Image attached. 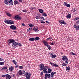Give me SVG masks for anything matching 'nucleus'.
<instances>
[{"instance_id":"29","label":"nucleus","mask_w":79,"mask_h":79,"mask_svg":"<svg viewBox=\"0 0 79 79\" xmlns=\"http://www.w3.org/2000/svg\"><path fill=\"white\" fill-rule=\"evenodd\" d=\"M13 63H14V64H16V60H14L13 61Z\"/></svg>"},{"instance_id":"17","label":"nucleus","mask_w":79,"mask_h":79,"mask_svg":"<svg viewBox=\"0 0 79 79\" xmlns=\"http://www.w3.org/2000/svg\"><path fill=\"white\" fill-rule=\"evenodd\" d=\"M29 40L31 42H32L35 40V38H31L29 39Z\"/></svg>"},{"instance_id":"21","label":"nucleus","mask_w":79,"mask_h":79,"mask_svg":"<svg viewBox=\"0 0 79 79\" xmlns=\"http://www.w3.org/2000/svg\"><path fill=\"white\" fill-rule=\"evenodd\" d=\"M47 69H48V73H50L52 72V69L50 68L48 69V68Z\"/></svg>"},{"instance_id":"14","label":"nucleus","mask_w":79,"mask_h":79,"mask_svg":"<svg viewBox=\"0 0 79 79\" xmlns=\"http://www.w3.org/2000/svg\"><path fill=\"white\" fill-rule=\"evenodd\" d=\"M6 79H11V76L8 74L6 75Z\"/></svg>"},{"instance_id":"24","label":"nucleus","mask_w":79,"mask_h":79,"mask_svg":"<svg viewBox=\"0 0 79 79\" xmlns=\"http://www.w3.org/2000/svg\"><path fill=\"white\" fill-rule=\"evenodd\" d=\"M70 69H71V68L69 66H68V67H66V71H69L70 70Z\"/></svg>"},{"instance_id":"30","label":"nucleus","mask_w":79,"mask_h":79,"mask_svg":"<svg viewBox=\"0 0 79 79\" xmlns=\"http://www.w3.org/2000/svg\"><path fill=\"white\" fill-rule=\"evenodd\" d=\"M53 66H55V67H58V65L56 64H55L54 63L53 64Z\"/></svg>"},{"instance_id":"51","label":"nucleus","mask_w":79,"mask_h":79,"mask_svg":"<svg viewBox=\"0 0 79 79\" xmlns=\"http://www.w3.org/2000/svg\"><path fill=\"white\" fill-rule=\"evenodd\" d=\"M43 72H42L40 73V75H41V76H43Z\"/></svg>"},{"instance_id":"44","label":"nucleus","mask_w":79,"mask_h":79,"mask_svg":"<svg viewBox=\"0 0 79 79\" xmlns=\"http://www.w3.org/2000/svg\"><path fill=\"white\" fill-rule=\"evenodd\" d=\"M50 39H51V40H52V38H51V37H50L49 38H48L47 39V40H50Z\"/></svg>"},{"instance_id":"8","label":"nucleus","mask_w":79,"mask_h":79,"mask_svg":"<svg viewBox=\"0 0 79 79\" xmlns=\"http://www.w3.org/2000/svg\"><path fill=\"white\" fill-rule=\"evenodd\" d=\"M59 23H60V24H65V25H66L67 24L66 23V22H64V21L62 20H60L59 21Z\"/></svg>"},{"instance_id":"37","label":"nucleus","mask_w":79,"mask_h":79,"mask_svg":"<svg viewBox=\"0 0 79 79\" xmlns=\"http://www.w3.org/2000/svg\"><path fill=\"white\" fill-rule=\"evenodd\" d=\"M43 16H47V15L45 13H44V14H43Z\"/></svg>"},{"instance_id":"10","label":"nucleus","mask_w":79,"mask_h":79,"mask_svg":"<svg viewBox=\"0 0 79 79\" xmlns=\"http://www.w3.org/2000/svg\"><path fill=\"white\" fill-rule=\"evenodd\" d=\"M13 5V1L12 0H10L9 2V5L10 6V5Z\"/></svg>"},{"instance_id":"12","label":"nucleus","mask_w":79,"mask_h":79,"mask_svg":"<svg viewBox=\"0 0 79 79\" xmlns=\"http://www.w3.org/2000/svg\"><path fill=\"white\" fill-rule=\"evenodd\" d=\"M43 42L45 46H46V47H48L49 45V44H48V43L47 42V41H43Z\"/></svg>"},{"instance_id":"33","label":"nucleus","mask_w":79,"mask_h":79,"mask_svg":"<svg viewBox=\"0 0 79 79\" xmlns=\"http://www.w3.org/2000/svg\"><path fill=\"white\" fill-rule=\"evenodd\" d=\"M66 6H67V7H70V6H71V5H70V4H67Z\"/></svg>"},{"instance_id":"25","label":"nucleus","mask_w":79,"mask_h":79,"mask_svg":"<svg viewBox=\"0 0 79 79\" xmlns=\"http://www.w3.org/2000/svg\"><path fill=\"white\" fill-rule=\"evenodd\" d=\"M15 23H14V21L10 20V24H14Z\"/></svg>"},{"instance_id":"47","label":"nucleus","mask_w":79,"mask_h":79,"mask_svg":"<svg viewBox=\"0 0 79 79\" xmlns=\"http://www.w3.org/2000/svg\"><path fill=\"white\" fill-rule=\"evenodd\" d=\"M30 30L29 29H28L27 30V32H30Z\"/></svg>"},{"instance_id":"43","label":"nucleus","mask_w":79,"mask_h":79,"mask_svg":"<svg viewBox=\"0 0 79 79\" xmlns=\"http://www.w3.org/2000/svg\"><path fill=\"white\" fill-rule=\"evenodd\" d=\"M71 54V55H76V54L74 53H73V52H72Z\"/></svg>"},{"instance_id":"23","label":"nucleus","mask_w":79,"mask_h":79,"mask_svg":"<svg viewBox=\"0 0 79 79\" xmlns=\"http://www.w3.org/2000/svg\"><path fill=\"white\" fill-rule=\"evenodd\" d=\"M39 12L40 13H44V10H43L42 9H39Z\"/></svg>"},{"instance_id":"57","label":"nucleus","mask_w":79,"mask_h":79,"mask_svg":"<svg viewBox=\"0 0 79 79\" xmlns=\"http://www.w3.org/2000/svg\"><path fill=\"white\" fill-rule=\"evenodd\" d=\"M75 19V20H77V18H75V19Z\"/></svg>"},{"instance_id":"64","label":"nucleus","mask_w":79,"mask_h":79,"mask_svg":"<svg viewBox=\"0 0 79 79\" xmlns=\"http://www.w3.org/2000/svg\"><path fill=\"white\" fill-rule=\"evenodd\" d=\"M13 32H15V33H16L17 32L16 31H13Z\"/></svg>"},{"instance_id":"41","label":"nucleus","mask_w":79,"mask_h":79,"mask_svg":"<svg viewBox=\"0 0 79 79\" xmlns=\"http://www.w3.org/2000/svg\"><path fill=\"white\" fill-rule=\"evenodd\" d=\"M56 56V55H52V58H55Z\"/></svg>"},{"instance_id":"39","label":"nucleus","mask_w":79,"mask_h":79,"mask_svg":"<svg viewBox=\"0 0 79 79\" xmlns=\"http://www.w3.org/2000/svg\"><path fill=\"white\" fill-rule=\"evenodd\" d=\"M62 66H67V64H65V63H63L62 64Z\"/></svg>"},{"instance_id":"28","label":"nucleus","mask_w":79,"mask_h":79,"mask_svg":"<svg viewBox=\"0 0 79 79\" xmlns=\"http://www.w3.org/2000/svg\"><path fill=\"white\" fill-rule=\"evenodd\" d=\"M6 15H7V16L10 17H11V14H10L9 13H6Z\"/></svg>"},{"instance_id":"55","label":"nucleus","mask_w":79,"mask_h":79,"mask_svg":"<svg viewBox=\"0 0 79 79\" xmlns=\"http://www.w3.org/2000/svg\"><path fill=\"white\" fill-rule=\"evenodd\" d=\"M51 45H54V43H53V42H52L51 44Z\"/></svg>"},{"instance_id":"40","label":"nucleus","mask_w":79,"mask_h":79,"mask_svg":"<svg viewBox=\"0 0 79 79\" xmlns=\"http://www.w3.org/2000/svg\"><path fill=\"white\" fill-rule=\"evenodd\" d=\"M41 23L42 24H45V22H44V21L41 20Z\"/></svg>"},{"instance_id":"1","label":"nucleus","mask_w":79,"mask_h":79,"mask_svg":"<svg viewBox=\"0 0 79 79\" xmlns=\"http://www.w3.org/2000/svg\"><path fill=\"white\" fill-rule=\"evenodd\" d=\"M48 67L46 66L44 67V64H40V71H42L43 70V73H45L46 74H47L48 73Z\"/></svg>"},{"instance_id":"22","label":"nucleus","mask_w":79,"mask_h":79,"mask_svg":"<svg viewBox=\"0 0 79 79\" xmlns=\"http://www.w3.org/2000/svg\"><path fill=\"white\" fill-rule=\"evenodd\" d=\"M53 76H54V75L53 74V72H52L51 73V79H52L53 77Z\"/></svg>"},{"instance_id":"52","label":"nucleus","mask_w":79,"mask_h":79,"mask_svg":"<svg viewBox=\"0 0 79 79\" xmlns=\"http://www.w3.org/2000/svg\"><path fill=\"white\" fill-rule=\"evenodd\" d=\"M74 10H73V12H75L76 11V10H77L75 8H74Z\"/></svg>"},{"instance_id":"42","label":"nucleus","mask_w":79,"mask_h":79,"mask_svg":"<svg viewBox=\"0 0 79 79\" xmlns=\"http://www.w3.org/2000/svg\"><path fill=\"white\" fill-rule=\"evenodd\" d=\"M67 4V3L66 2H65L64 4V6H66V5Z\"/></svg>"},{"instance_id":"50","label":"nucleus","mask_w":79,"mask_h":79,"mask_svg":"<svg viewBox=\"0 0 79 79\" xmlns=\"http://www.w3.org/2000/svg\"><path fill=\"white\" fill-rule=\"evenodd\" d=\"M6 75H2V77H6Z\"/></svg>"},{"instance_id":"34","label":"nucleus","mask_w":79,"mask_h":79,"mask_svg":"<svg viewBox=\"0 0 79 79\" xmlns=\"http://www.w3.org/2000/svg\"><path fill=\"white\" fill-rule=\"evenodd\" d=\"M4 62H0V65H3L4 64Z\"/></svg>"},{"instance_id":"45","label":"nucleus","mask_w":79,"mask_h":79,"mask_svg":"<svg viewBox=\"0 0 79 79\" xmlns=\"http://www.w3.org/2000/svg\"><path fill=\"white\" fill-rule=\"evenodd\" d=\"M77 30H79V25L77 26V28L76 29Z\"/></svg>"},{"instance_id":"5","label":"nucleus","mask_w":79,"mask_h":79,"mask_svg":"<svg viewBox=\"0 0 79 79\" xmlns=\"http://www.w3.org/2000/svg\"><path fill=\"white\" fill-rule=\"evenodd\" d=\"M14 18L15 19H18V20H21V19H22L21 17L19 15H17L15 16L14 17Z\"/></svg>"},{"instance_id":"27","label":"nucleus","mask_w":79,"mask_h":79,"mask_svg":"<svg viewBox=\"0 0 79 79\" xmlns=\"http://www.w3.org/2000/svg\"><path fill=\"white\" fill-rule=\"evenodd\" d=\"M35 41L38 40H40V38L38 37H36L35 38Z\"/></svg>"},{"instance_id":"60","label":"nucleus","mask_w":79,"mask_h":79,"mask_svg":"<svg viewBox=\"0 0 79 79\" xmlns=\"http://www.w3.org/2000/svg\"><path fill=\"white\" fill-rule=\"evenodd\" d=\"M46 23L48 24L49 23V22L47 21H46Z\"/></svg>"},{"instance_id":"59","label":"nucleus","mask_w":79,"mask_h":79,"mask_svg":"<svg viewBox=\"0 0 79 79\" xmlns=\"http://www.w3.org/2000/svg\"><path fill=\"white\" fill-rule=\"evenodd\" d=\"M77 24H79V20L77 21Z\"/></svg>"},{"instance_id":"6","label":"nucleus","mask_w":79,"mask_h":79,"mask_svg":"<svg viewBox=\"0 0 79 79\" xmlns=\"http://www.w3.org/2000/svg\"><path fill=\"white\" fill-rule=\"evenodd\" d=\"M10 29H12V30H14V31H15L16 29V26L14 25H11L10 26Z\"/></svg>"},{"instance_id":"46","label":"nucleus","mask_w":79,"mask_h":79,"mask_svg":"<svg viewBox=\"0 0 79 79\" xmlns=\"http://www.w3.org/2000/svg\"><path fill=\"white\" fill-rule=\"evenodd\" d=\"M23 66H21L19 67V69H22V68H23Z\"/></svg>"},{"instance_id":"4","label":"nucleus","mask_w":79,"mask_h":79,"mask_svg":"<svg viewBox=\"0 0 79 79\" xmlns=\"http://www.w3.org/2000/svg\"><path fill=\"white\" fill-rule=\"evenodd\" d=\"M31 74L30 73H29L28 72H26V74L24 75L25 77H26L27 79H29L31 78Z\"/></svg>"},{"instance_id":"13","label":"nucleus","mask_w":79,"mask_h":79,"mask_svg":"<svg viewBox=\"0 0 79 79\" xmlns=\"http://www.w3.org/2000/svg\"><path fill=\"white\" fill-rule=\"evenodd\" d=\"M4 22L5 23H6V24H10V20L8 21V20L5 19V20Z\"/></svg>"},{"instance_id":"32","label":"nucleus","mask_w":79,"mask_h":79,"mask_svg":"<svg viewBox=\"0 0 79 79\" xmlns=\"http://www.w3.org/2000/svg\"><path fill=\"white\" fill-rule=\"evenodd\" d=\"M7 68H7V67L6 66L5 67H3L2 69H7Z\"/></svg>"},{"instance_id":"58","label":"nucleus","mask_w":79,"mask_h":79,"mask_svg":"<svg viewBox=\"0 0 79 79\" xmlns=\"http://www.w3.org/2000/svg\"><path fill=\"white\" fill-rule=\"evenodd\" d=\"M19 1L20 2H22L23 0H19Z\"/></svg>"},{"instance_id":"18","label":"nucleus","mask_w":79,"mask_h":79,"mask_svg":"<svg viewBox=\"0 0 79 79\" xmlns=\"http://www.w3.org/2000/svg\"><path fill=\"white\" fill-rule=\"evenodd\" d=\"M13 69H14V68L12 66L10 67L9 69V71H13Z\"/></svg>"},{"instance_id":"35","label":"nucleus","mask_w":79,"mask_h":79,"mask_svg":"<svg viewBox=\"0 0 79 79\" xmlns=\"http://www.w3.org/2000/svg\"><path fill=\"white\" fill-rule=\"evenodd\" d=\"M22 11L24 12V13H26L27 12V10L25 9L22 10Z\"/></svg>"},{"instance_id":"48","label":"nucleus","mask_w":79,"mask_h":79,"mask_svg":"<svg viewBox=\"0 0 79 79\" xmlns=\"http://www.w3.org/2000/svg\"><path fill=\"white\" fill-rule=\"evenodd\" d=\"M40 19H43V20H45V19L44 18V17H40Z\"/></svg>"},{"instance_id":"38","label":"nucleus","mask_w":79,"mask_h":79,"mask_svg":"<svg viewBox=\"0 0 79 79\" xmlns=\"http://www.w3.org/2000/svg\"><path fill=\"white\" fill-rule=\"evenodd\" d=\"M22 72H23V74L24 75H25V74H26V72H25L23 70Z\"/></svg>"},{"instance_id":"9","label":"nucleus","mask_w":79,"mask_h":79,"mask_svg":"<svg viewBox=\"0 0 79 79\" xmlns=\"http://www.w3.org/2000/svg\"><path fill=\"white\" fill-rule=\"evenodd\" d=\"M33 31H35V32H38L39 31V27H36L33 28Z\"/></svg>"},{"instance_id":"31","label":"nucleus","mask_w":79,"mask_h":79,"mask_svg":"<svg viewBox=\"0 0 79 79\" xmlns=\"http://www.w3.org/2000/svg\"><path fill=\"white\" fill-rule=\"evenodd\" d=\"M28 25L31 27H32L34 26V25H32V24H28Z\"/></svg>"},{"instance_id":"54","label":"nucleus","mask_w":79,"mask_h":79,"mask_svg":"<svg viewBox=\"0 0 79 79\" xmlns=\"http://www.w3.org/2000/svg\"><path fill=\"white\" fill-rule=\"evenodd\" d=\"M22 25L23 26H25V24H24V23H22Z\"/></svg>"},{"instance_id":"49","label":"nucleus","mask_w":79,"mask_h":79,"mask_svg":"<svg viewBox=\"0 0 79 79\" xmlns=\"http://www.w3.org/2000/svg\"><path fill=\"white\" fill-rule=\"evenodd\" d=\"M74 28H76V29H77V26H76V25H74Z\"/></svg>"},{"instance_id":"19","label":"nucleus","mask_w":79,"mask_h":79,"mask_svg":"<svg viewBox=\"0 0 79 79\" xmlns=\"http://www.w3.org/2000/svg\"><path fill=\"white\" fill-rule=\"evenodd\" d=\"M71 17V14H68V15H67V16H66V18H70Z\"/></svg>"},{"instance_id":"16","label":"nucleus","mask_w":79,"mask_h":79,"mask_svg":"<svg viewBox=\"0 0 79 79\" xmlns=\"http://www.w3.org/2000/svg\"><path fill=\"white\" fill-rule=\"evenodd\" d=\"M9 0H6L5 1L4 3L6 5H9Z\"/></svg>"},{"instance_id":"15","label":"nucleus","mask_w":79,"mask_h":79,"mask_svg":"<svg viewBox=\"0 0 79 79\" xmlns=\"http://www.w3.org/2000/svg\"><path fill=\"white\" fill-rule=\"evenodd\" d=\"M18 73L19 76H22V75L23 74V71L22 70L19 71Z\"/></svg>"},{"instance_id":"2","label":"nucleus","mask_w":79,"mask_h":79,"mask_svg":"<svg viewBox=\"0 0 79 79\" xmlns=\"http://www.w3.org/2000/svg\"><path fill=\"white\" fill-rule=\"evenodd\" d=\"M13 42V43H12V47H14V48H16V47H18V46H19V47L20 46V47H21V44H20V43L18 44V43L16 42Z\"/></svg>"},{"instance_id":"56","label":"nucleus","mask_w":79,"mask_h":79,"mask_svg":"<svg viewBox=\"0 0 79 79\" xmlns=\"http://www.w3.org/2000/svg\"><path fill=\"white\" fill-rule=\"evenodd\" d=\"M3 59H2V58H0V61H3Z\"/></svg>"},{"instance_id":"11","label":"nucleus","mask_w":79,"mask_h":79,"mask_svg":"<svg viewBox=\"0 0 79 79\" xmlns=\"http://www.w3.org/2000/svg\"><path fill=\"white\" fill-rule=\"evenodd\" d=\"M45 79H47V78H49L50 76V74H45Z\"/></svg>"},{"instance_id":"53","label":"nucleus","mask_w":79,"mask_h":79,"mask_svg":"<svg viewBox=\"0 0 79 79\" xmlns=\"http://www.w3.org/2000/svg\"><path fill=\"white\" fill-rule=\"evenodd\" d=\"M53 64H54V63H52V62H50V64H51V65H52V66H53Z\"/></svg>"},{"instance_id":"36","label":"nucleus","mask_w":79,"mask_h":79,"mask_svg":"<svg viewBox=\"0 0 79 79\" xmlns=\"http://www.w3.org/2000/svg\"><path fill=\"white\" fill-rule=\"evenodd\" d=\"M47 47L48 48L49 50H50V49H51V48H50V46L49 45L48 46H47Z\"/></svg>"},{"instance_id":"61","label":"nucleus","mask_w":79,"mask_h":79,"mask_svg":"<svg viewBox=\"0 0 79 79\" xmlns=\"http://www.w3.org/2000/svg\"><path fill=\"white\" fill-rule=\"evenodd\" d=\"M15 75L13 74V77H15Z\"/></svg>"},{"instance_id":"63","label":"nucleus","mask_w":79,"mask_h":79,"mask_svg":"<svg viewBox=\"0 0 79 79\" xmlns=\"http://www.w3.org/2000/svg\"><path fill=\"white\" fill-rule=\"evenodd\" d=\"M53 74H56V72H54V73H53Z\"/></svg>"},{"instance_id":"7","label":"nucleus","mask_w":79,"mask_h":79,"mask_svg":"<svg viewBox=\"0 0 79 79\" xmlns=\"http://www.w3.org/2000/svg\"><path fill=\"white\" fill-rule=\"evenodd\" d=\"M8 41L9 42L8 43L9 44H13L14 42H16V41L14 39H11L9 40Z\"/></svg>"},{"instance_id":"3","label":"nucleus","mask_w":79,"mask_h":79,"mask_svg":"<svg viewBox=\"0 0 79 79\" xmlns=\"http://www.w3.org/2000/svg\"><path fill=\"white\" fill-rule=\"evenodd\" d=\"M62 60L63 61H64L65 62V63H67V64H68V57L65 56H62Z\"/></svg>"},{"instance_id":"26","label":"nucleus","mask_w":79,"mask_h":79,"mask_svg":"<svg viewBox=\"0 0 79 79\" xmlns=\"http://www.w3.org/2000/svg\"><path fill=\"white\" fill-rule=\"evenodd\" d=\"M40 16H36L35 17V18H36V19H40Z\"/></svg>"},{"instance_id":"20","label":"nucleus","mask_w":79,"mask_h":79,"mask_svg":"<svg viewBox=\"0 0 79 79\" xmlns=\"http://www.w3.org/2000/svg\"><path fill=\"white\" fill-rule=\"evenodd\" d=\"M18 4H19V2L18 1L16 0L14 1V5H18Z\"/></svg>"},{"instance_id":"62","label":"nucleus","mask_w":79,"mask_h":79,"mask_svg":"<svg viewBox=\"0 0 79 79\" xmlns=\"http://www.w3.org/2000/svg\"><path fill=\"white\" fill-rule=\"evenodd\" d=\"M32 28H29L28 29H29L30 30V31H31V30H32Z\"/></svg>"}]
</instances>
